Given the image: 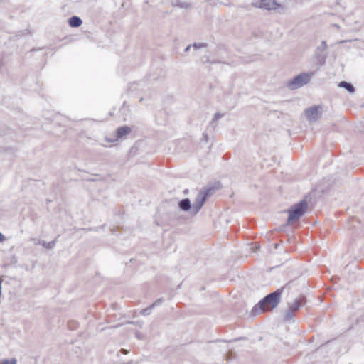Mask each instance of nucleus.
<instances>
[{
    "mask_svg": "<svg viewBox=\"0 0 364 364\" xmlns=\"http://www.w3.org/2000/svg\"><path fill=\"white\" fill-rule=\"evenodd\" d=\"M193 46L195 48H205L207 46V44L205 43H193Z\"/></svg>",
    "mask_w": 364,
    "mask_h": 364,
    "instance_id": "f3484780",
    "label": "nucleus"
},
{
    "mask_svg": "<svg viewBox=\"0 0 364 364\" xmlns=\"http://www.w3.org/2000/svg\"><path fill=\"white\" fill-rule=\"evenodd\" d=\"M1 364H16V360L12 358L11 360H4Z\"/></svg>",
    "mask_w": 364,
    "mask_h": 364,
    "instance_id": "a211bd4d",
    "label": "nucleus"
},
{
    "mask_svg": "<svg viewBox=\"0 0 364 364\" xmlns=\"http://www.w3.org/2000/svg\"><path fill=\"white\" fill-rule=\"evenodd\" d=\"M304 297H299L296 299L292 303L289 304L288 309L291 310L293 312L298 311L299 309L304 304Z\"/></svg>",
    "mask_w": 364,
    "mask_h": 364,
    "instance_id": "6e6552de",
    "label": "nucleus"
},
{
    "mask_svg": "<svg viewBox=\"0 0 364 364\" xmlns=\"http://www.w3.org/2000/svg\"><path fill=\"white\" fill-rule=\"evenodd\" d=\"M162 302H163L162 299H158L151 306H153V309H154L155 306L161 305L162 304Z\"/></svg>",
    "mask_w": 364,
    "mask_h": 364,
    "instance_id": "6ab92c4d",
    "label": "nucleus"
},
{
    "mask_svg": "<svg viewBox=\"0 0 364 364\" xmlns=\"http://www.w3.org/2000/svg\"><path fill=\"white\" fill-rule=\"evenodd\" d=\"M55 240H53V241L49 242H47L46 241H43L41 245L45 248L52 249V248H53V247L55 245Z\"/></svg>",
    "mask_w": 364,
    "mask_h": 364,
    "instance_id": "ddd939ff",
    "label": "nucleus"
},
{
    "mask_svg": "<svg viewBox=\"0 0 364 364\" xmlns=\"http://www.w3.org/2000/svg\"><path fill=\"white\" fill-rule=\"evenodd\" d=\"M308 208V203L305 199L292 205L287 210L289 213L287 223L293 224L298 221L305 213Z\"/></svg>",
    "mask_w": 364,
    "mask_h": 364,
    "instance_id": "f03ea898",
    "label": "nucleus"
},
{
    "mask_svg": "<svg viewBox=\"0 0 364 364\" xmlns=\"http://www.w3.org/2000/svg\"><path fill=\"white\" fill-rule=\"evenodd\" d=\"M203 136L205 137L207 139V134H203Z\"/></svg>",
    "mask_w": 364,
    "mask_h": 364,
    "instance_id": "c85d7f7f",
    "label": "nucleus"
},
{
    "mask_svg": "<svg viewBox=\"0 0 364 364\" xmlns=\"http://www.w3.org/2000/svg\"><path fill=\"white\" fill-rule=\"evenodd\" d=\"M206 200L207 199L203 196V194L200 191L196 198L194 203L193 204L192 215H196L200 211Z\"/></svg>",
    "mask_w": 364,
    "mask_h": 364,
    "instance_id": "423d86ee",
    "label": "nucleus"
},
{
    "mask_svg": "<svg viewBox=\"0 0 364 364\" xmlns=\"http://www.w3.org/2000/svg\"><path fill=\"white\" fill-rule=\"evenodd\" d=\"M333 26L337 28H339L340 26L338 25V24H333Z\"/></svg>",
    "mask_w": 364,
    "mask_h": 364,
    "instance_id": "bb28decb",
    "label": "nucleus"
},
{
    "mask_svg": "<svg viewBox=\"0 0 364 364\" xmlns=\"http://www.w3.org/2000/svg\"><path fill=\"white\" fill-rule=\"evenodd\" d=\"M223 117V114H220V112H216L214 114V117L212 120V123H213L215 121H217L218 119L221 118Z\"/></svg>",
    "mask_w": 364,
    "mask_h": 364,
    "instance_id": "412c9836",
    "label": "nucleus"
},
{
    "mask_svg": "<svg viewBox=\"0 0 364 364\" xmlns=\"http://www.w3.org/2000/svg\"><path fill=\"white\" fill-rule=\"evenodd\" d=\"M178 6L181 8H188L190 6V4L186 2H180Z\"/></svg>",
    "mask_w": 364,
    "mask_h": 364,
    "instance_id": "4be33fe9",
    "label": "nucleus"
},
{
    "mask_svg": "<svg viewBox=\"0 0 364 364\" xmlns=\"http://www.w3.org/2000/svg\"><path fill=\"white\" fill-rule=\"evenodd\" d=\"M183 193L184 194H187L188 193V189H185Z\"/></svg>",
    "mask_w": 364,
    "mask_h": 364,
    "instance_id": "cd10ccee",
    "label": "nucleus"
},
{
    "mask_svg": "<svg viewBox=\"0 0 364 364\" xmlns=\"http://www.w3.org/2000/svg\"><path fill=\"white\" fill-rule=\"evenodd\" d=\"M191 46V45L188 46L186 48V49H185V52H188V51L190 50Z\"/></svg>",
    "mask_w": 364,
    "mask_h": 364,
    "instance_id": "a878e982",
    "label": "nucleus"
},
{
    "mask_svg": "<svg viewBox=\"0 0 364 364\" xmlns=\"http://www.w3.org/2000/svg\"><path fill=\"white\" fill-rule=\"evenodd\" d=\"M284 287L279 289L274 292H272L264 296L257 305H255L252 312L253 314L257 315L259 313L270 311L276 308L280 302L281 294Z\"/></svg>",
    "mask_w": 364,
    "mask_h": 364,
    "instance_id": "f257e3e1",
    "label": "nucleus"
},
{
    "mask_svg": "<svg viewBox=\"0 0 364 364\" xmlns=\"http://www.w3.org/2000/svg\"><path fill=\"white\" fill-rule=\"evenodd\" d=\"M327 49V44H326V42L325 41H323L321 42V45L320 46H318L317 48V50H322V51H324Z\"/></svg>",
    "mask_w": 364,
    "mask_h": 364,
    "instance_id": "dca6fc26",
    "label": "nucleus"
},
{
    "mask_svg": "<svg viewBox=\"0 0 364 364\" xmlns=\"http://www.w3.org/2000/svg\"><path fill=\"white\" fill-rule=\"evenodd\" d=\"M162 302H163L162 299H158L151 306H153V309H154L155 306L161 305L162 304Z\"/></svg>",
    "mask_w": 364,
    "mask_h": 364,
    "instance_id": "aec40b11",
    "label": "nucleus"
},
{
    "mask_svg": "<svg viewBox=\"0 0 364 364\" xmlns=\"http://www.w3.org/2000/svg\"><path fill=\"white\" fill-rule=\"evenodd\" d=\"M312 75V73L311 74L306 73H300L288 82L287 87L290 90L298 89L309 83L311 80Z\"/></svg>",
    "mask_w": 364,
    "mask_h": 364,
    "instance_id": "20e7f679",
    "label": "nucleus"
},
{
    "mask_svg": "<svg viewBox=\"0 0 364 364\" xmlns=\"http://www.w3.org/2000/svg\"><path fill=\"white\" fill-rule=\"evenodd\" d=\"M252 6L267 11L280 9L279 13L284 12L285 7L280 5L275 0H255L252 2Z\"/></svg>",
    "mask_w": 364,
    "mask_h": 364,
    "instance_id": "7ed1b4c3",
    "label": "nucleus"
},
{
    "mask_svg": "<svg viewBox=\"0 0 364 364\" xmlns=\"http://www.w3.org/2000/svg\"><path fill=\"white\" fill-rule=\"evenodd\" d=\"M322 113L321 106H311L305 109L304 114L309 122H317Z\"/></svg>",
    "mask_w": 364,
    "mask_h": 364,
    "instance_id": "39448f33",
    "label": "nucleus"
},
{
    "mask_svg": "<svg viewBox=\"0 0 364 364\" xmlns=\"http://www.w3.org/2000/svg\"><path fill=\"white\" fill-rule=\"evenodd\" d=\"M152 310H153V306L150 305L149 307L141 310L140 314H141L143 316H148V315L151 314Z\"/></svg>",
    "mask_w": 364,
    "mask_h": 364,
    "instance_id": "4468645a",
    "label": "nucleus"
},
{
    "mask_svg": "<svg viewBox=\"0 0 364 364\" xmlns=\"http://www.w3.org/2000/svg\"><path fill=\"white\" fill-rule=\"evenodd\" d=\"M339 87L345 88L349 93H354L355 92V87L353 85L348 82L346 81H341L338 84Z\"/></svg>",
    "mask_w": 364,
    "mask_h": 364,
    "instance_id": "f8f14e48",
    "label": "nucleus"
},
{
    "mask_svg": "<svg viewBox=\"0 0 364 364\" xmlns=\"http://www.w3.org/2000/svg\"><path fill=\"white\" fill-rule=\"evenodd\" d=\"M130 127L127 126L120 127L117 129V138H122L130 133Z\"/></svg>",
    "mask_w": 364,
    "mask_h": 364,
    "instance_id": "9b49d317",
    "label": "nucleus"
},
{
    "mask_svg": "<svg viewBox=\"0 0 364 364\" xmlns=\"http://www.w3.org/2000/svg\"><path fill=\"white\" fill-rule=\"evenodd\" d=\"M69 25L73 28H77L82 23L81 18L77 16H73L69 18Z\"/></svg>",
    "mask_w": 364,
    "mask_h": 364,
    "instance_id": "9d476101",
    "label": "nucleus"
},
{
    "mask_svg": "<svg viewBox=\"0 0 364 364\" xmlns=\"http://www.w3.org/2000/svg\"><path fill=\"white\" fill-rule=\"evenodd\" d=\"M5 240V236L1 232H0V242H4Z\"/></svg>",
    "mask_w": 364,
    "mask_h": 364,
    "instance_id": "b1692460",
    "label": "nucleus"
},
{
    "mask_svg": "<svg viewBox=\"0 0 364 364\" xmlns=\"http://www.w3.org/2000/svg\"><path fill=\"white\" fill-rule=\"evenodd\" d=\"M294 312L291 311L289 309H287L284 312V318L285 320H290L293 318Z\"/></svg>",
    "mask_w": 364,
    "mask_h": 364,
    "instance_id": "2eb2a0df",
    "label": "nucleus"
},
{
    "mask_svg": "<svg viewBox=\"0 0 364 364\" xmlns=\"http://www.w3.org/2000/svg\"><path fill=\"white\" fill-rule=\"evenodd\" d=\"M233 358V355H232V353H229L227 355H226V360H230L231 359Z\"/></svg>",
    "mask_w": 364,
    "mask_h": 364,
    "instance_id": "5701e85b",
    "label": "nucleus"
},
{
    "mask_svg": "<svg viewBox=\"0 0 364 364\" xmlns=\"http://www.w3.org/2000/svg\"><path fill=\"white\" fill-rule=\"evenodd\" d=\"M220 188V185L219 183H218L214 185H210L204 187L203 189L200 190V192L203 194V196H205V198L208 199L209 197L213 196L217 190Z\"/></svg>",
    "mask_w": 364,
    "mask_h": 364,
    "instance_id": "0eeeda50",
    "label": "nucleus"
},
{
    "mask_svg": "<svg viewBox=\"0 0 364 364\" xmlns=\"http://www.w3.org/2000/svg\"><path fill=\"white\" fill-rule=\"evenodd\" d=\"M178 207L180 210L183 211L190 210L192 214L193 205L191 203V200L188 198L182 199L178 202Z\"/></svg>",
    "mask_w": 364,
    "mask_h": 364,
    "instance_id": "1a4fd4ad",
    "label": "nucleus"
},
{
    "mask_svg": "<svg viewBox=\"0 0 364 364\" xmlns=\"http://www.w3.org/2000/svg\"><path fill=\"white\" fill-rule=\"evenodd\" d=\"M121 352L124 354H127L128 353V351L124 348H122L121 349Z\"/></svg>",
    "mask_w": 364,
    "mask_h": 364,
    "instance_id": "393cba45",
    "label": "nucleus"
}]
</instances>
